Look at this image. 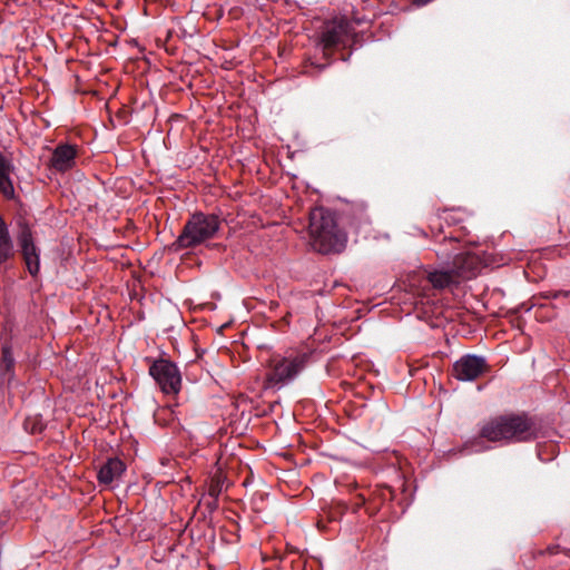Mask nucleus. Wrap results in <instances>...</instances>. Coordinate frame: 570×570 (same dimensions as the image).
<instances>
[{
	"label": "nucleus",
	"instance_id": "1",
	"mask_svg": "<svg viewBox=\"0 0 570 570\" xmlns=\"http://www.w3.org/2000/svg\"><path fill=\"white\" fill-rule=\"evenodd\" d=\"M308 233L311 246L321 254L341 253L346 246V234L338 228L334 214L324 207L311 210Z\"/></svg>",
	"mask_w": 570,
	"mask_h": 570
},
{
	"label": "nucleus",
	"instance_id": "2",
	"mask_svg": "<svg viewBox=\"0 0 570 570\" xmlns=\"http://www.w3.org/2000/svg\"><path fill=\"white\" fill-rule=\"evenodd\" d=\"M480 436L490 442H527L537 438V429L527 415H500L483 423Z\"/></svg>",
	"mask_w": 570,
	"mask_h": 570
},
{
	"label": "nucleus",
	"instance_id": "3",
	"mask_svg": "<svg viewBox=\"0 0 570 570\" xmlns=\"http://www.w3.org/2000/svg\"><path fill=\"white\" fill-rule=\"evenodd\" d=\"M220 222L215 215H205L203 213L194 214L177 239L170 245V248L178 252L184 248L198 246L213 238L219 230Z\"/></svg>",
	"mask_w": 570,
	"mask_h": 570
},
{
	"label": "nucleus",
	"instance_id": "4",
	"mask_svg": "<svg viewBox=\"0 0 570 570\" xmlns=\"http://www.w3.org/2000/svg\"><path fill=\"white\" fill-rule=\"evenodd\" d=\"M482 266L479 257L474 254L466 253L459 255L454 262L452 271H436L428 274L431 285H456L459 283L454 277L462 281H469L480 273Z\"/></svg>",
	"mask_w": 570,
	"mask_h": 570
},
{
	"label": "nucleus",
	"instance_id": "5",
	"mask_svg": "<svg viewBox=\"0 0 570 570\" xmlns=\"http://www.w3.org/2000/svg\"><path fill=\"white\" fill-rule=\"evenodd\" d=\"M311 356V352H298L276 361L267 376L268 382L272 385H284L293 381L305 368Z\"/></svg>",
	"mask_w": 570,
	"mask_h": 570
},
{
	"label": "nucleus",
	"instance_id": "6",
	"mask_svg": "<svg viewBox=\"0 0 570 570\" xmlns=\"http://www.w3.org/2000/svg\"><path fill=\"white\" fill-rule=\"evenodd\" d=\"M150 376L166 394H177L181 386V376L178 367L168 360H157L149 367Z\"/></svg>",
	"mask_w": 570,
	"mask_h": 570
},
{
	"label": "nucleus",
	"instance_id": "7",
	"mask_svg": "<svg viewBox=\"0 0 570 570\" xmlns=\"http://www.w3.org/2000/svg\"><path fill=\"white\" fill-rule=\"evenodd\" d=\"M489 371L485 357L465 354L453 363L452 376L458 381L472 382Z\"/></svg>",
	"mask_w": 570,
	"mask_h": 570
},
{
	"label": "nucleus",
	"instance_id": "8",
	"mask_svg": "<svg viewBox=\"0 0 570 570\" xmlns=\"http://www.w3.org/2000/svg\"><path fill=\"white\" fill-rule=\"evenodd\" d=\"M17 239L21 248L27 269L31 275H37L40 269L39 249L33 242L30 228L26 225H21Z\"/></svg>",
	"mask_w": 570,
	"mask_h": 570
},
{
	"label": "nucleus",
	"instance_id": "9",
	"mask_svg": "<svg viewBox=\"0 0 570 570\" xmlns=\"http://www.w3.org/2000/svg\"><path fill=\"white\" fill-rule=\"evenodd\" d=\"M350 24L346 19H335L324 26L321 42L324 48H332L343 41L348 33Z\"/></svg>",
	"mask_w": 570,
	"mask_h": 570
},
{
	"label": "nucleus",
	"instance_id": "10",
	"mask_svg": "<svg viewBox=\"0 0 570 570\" xmlns=\"http://www.w3.org/2000/svg\"><path fill=\"white\" fill-rule=\"evenodd\" d=\"M76 149L70 145L58 146L51 157V165L59 171L70 169L75 164Z\"/></svg>",
	"mask_w": 570,
	"mask_h": 570
},
{
	"label": "nucleus",
	"instance_id": "11",
	"mask_svg": "<svg viewBox=\"0 0 570 570\" xmlns=\"http://www.w3.org/2000/svg\"><path fill=\"white\" fill-rule=\"evenodd\" d=\"M13 165L0 154V193L7 199L14 198V187L11 180Z\"/></svg>",
	"mask_w": 570,
	"mask_h": 570
},
{
	"label": "nucleus",
	"instance_id": "12",
	"mask_svg": "<svg viewBox=\"0 0 570 570\" xmlns=\"http://www.w3.org/2000/svg\"><path fill=\"white\" fill-rule=\"evenodd\" d=\"M125 472V464L117 458L109 459L99 470L98 480L104 484H111Z\"/></svg>",
	"mask_w": 570,
	"mask_h": 570
},
{
	"label": "nucleus",
	"instance_id": "13",
	"mask_svg": "<svg viewBox=\"0 0 570 570\" xmlns=\"http://www.w3.org/2000/svg\"><path fill=\"white\" fill-rule=\"evenodd\" d=\"M13 256V243L10 237L7 224L0 216V265Z\"/></svg>",
	"mask_w": 570,
	"mask_h": 570
},
{
	"label": "nucleus",
	"instance_id": "14",
	"mask_svg": "<svg viewBox=\"0 0 570 570\" xmlns=\"http://www.w3.org/2000/svg\"><path fill=\"white\" fill-rule=\"evenodd\" d=\"M14 358L12 356L11 347L8 345L2 346V357L0 361V380L2 383L10 382L13 377Z\"/></svg>",
	"mask_w": 570,
	"mask_h": 570
},
{
	"label": "nucleus",
	"instance_id": "15",
	"mask_svg": "<svg viewBox=\"0 0 570 570\" xmlns=\"http://www.w3.org/2000/svg\"><path fill=\"white\" fill-rule=\"evenodd\" d=\"M222 492V483L219 479L213 480L208 488L209 499L217 500Z\"/></svg>",
	"mask_w": 570,
	"mask_h": 570
},
{
	"label": "nucleus",
	"instance_id": "16",
	"mask_svg": "<svg viewBox=\"0 0 570 570\" xmlns=\"http://www.w3.org/2000/svg\"><path fill=\"white\" fill-rule=\"evenodd\" d=\"M424 274H425L424 272L412 271L411 273L407 274L406 278H404V279L402 278L401 282L403 284H405V283L422 282Z\"/></svg>",
	"mask_w": 570,
	"mask_h": 570
},
{
	"label": "nucleus",
	"instance_id": "17",
	"mask_svg": "<svg viewBox=\"0 0 570 570\" xmlns=\"http://www.w3.org/2000/svg\"><path fill=\"white\" fill-rule=\"evenodd\" d=\"M438 220H444L445 223L454 224L456 220L453 218L452 212L450 210H443L441 214L438 215Z\"/></svg>",
	"mask_w": 570,
	"mask_h": 570
},
{
	"label": "nucleus",
	"instance_id": "18",
	"mask_svg": "<svg viewBox=\"0 0 570 570\" xmlns=\"http://www.w3.org/2000/svg\"><path fill=\"white\" fill-rule=\"evenodd\" d=\"M207 507H208V509H209L210 511L216 510V509H217V500H213V499H210V501H208V503H207Z\"/></svg>",
	"mask_w": 570,
	"mask_h": 570
},
{
	"label": "nucleus",
	"instance_id": "19",
	"mask_svg": "<svg viewBox=\"0 0 570 570\" xmlns=\"http://www.w3.org/2000/svg\"><path fill=\"white\" fill-rule=\"evenodd\" d=\"M431 1L432 0H413V3L416 4V6H425L429 2H431Z\"/></svg>",
	"mask_w": 570,
	"mask_h": 570
}]
</instances>
